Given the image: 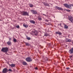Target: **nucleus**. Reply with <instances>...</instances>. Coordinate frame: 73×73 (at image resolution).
Listing matches in <instances>:
<instances>
[{"instance_id": "1", "label": "nucleus", "mask_w": 73, "mask_h": 73, "mask_svg": "<svg viewBox=\"0 0 73 73\" xmlns=\"http://www.w3.org/2000/svg\"><path fill=\"white\" fill-rule=\"evenodd\" d=\"M64 6L66 8H69V9H72V7H73V4H69L68 5L67 3H65L63 4Z\"/></svg>"}, {"instance_id": "2", "label": "nucleus", "mask_w": 73, "mask_h": 73, "mask_svg": "<svg viewBox=\"0 0 73 73\" xmlns=\"http://www.w3.org/2000/svg\"><path fill=\"white\" fill-rule=\"evenodd\" d=\"M1 51L3 52L6 53V52H7L8 51V48L7 47L3 48L1 49Z\"/></svg>"}, {"instance_id": "3", "label": "nucleus", "mask_w": 73, "mask_h": 73, "mask_svg": "<svg viewBox=\"0 0 73 73\" xmlns=\"http://www.w3.org/2000/svg\"><path fill=\"white\" fill-rule=\"evenodd\" d=\"M22 15L23 16H29V13L27 12V11H23L22 12Z\"/></svg>"}, {"instance_id": "4", "label": "nucleus", "mask_w": 73, "mask_h": 73, "mask_svg": "<svg viewBox=\"0 0 73 73\" xmlns=\"http://www.w3.org/2000/svg\"><path fill=\"white\" fill-rule=\"evenodd\" d=\"M68 20L71 21V23H73V17L71 16H68Z\"/></svg>"}, {"instance_id": "5", "label": "nucleus", "mask_w": 73, "mask_h": 73, "mask_svg": "<svg viewBox=\"0 0 73 73\" xmlns=\"http://www.w3.org/2000/svg\"><path fill=\"white\" fill-rule=\"evenodd\" d=\"M26 60L27 62H31L32 61V58L30 57H27L26 58Z\"/></svg>"}, {"instance_id": "6", "label": "nucleus", "mask_w": 73, "mask_h": 73, "mask_svg": "<svg viewBox=\"0 0 73 73\" xmlns=\"http://www.w3.org/2000/svg\"><path fill=\"white\" fill-rule=\"evenodd\" d=\"M55 9H57L58 10H61V11H63V9L61 8V7H58L56 6H55Z\"/></svg>"}, {"instance_id": "7", "label": "nucleus", "mask_w": 73, "mask_h": 73, "mask_svg": "<svg viewBox=\"0 0 73 73\" xmlns=\"http://www.w3.org/2000/svg\"><path fill=\"white\" fill-rule=\"evenodd\" d=\"M7 72H8V69L7 68L3 69L2 71V72L4 73H7Z\"/></svg>"}, {"instance_id": "8", "label": "nucleus", "mask_w": 73, "mask_h": 73, "mask_svg": "<svg viewBox=\"0 0 73 73\" xmlns=\"http://www.w3.org/2000/svg\"><path fill=\"white\" fill-rule=\"evenodd\" d=\"M69 53H70V54H73V47L69 50Z\"/></svg>"}, {"instance_id": "9", "label": "nucleus", "mask_w": 73, "mask_h": 73, "mask_svg": "<svg viewBox=\"0 0 73 73\" xmlns=\"http://www.w3.org/2000/svg\"><path fill=\"white\" fill-rule=\"evenodd\" d=\"M31 12L33 13V14H37V12L33 10H31Z\"/></svg>"}, {"instance_id": "10", "label": "nucleus", "mask_w": 73, "mask_h": 73, "mask_svg": "<svg viewBox=\"0 0 73 73\" xmlns=\"http://www.w3.org/2000/svg\"><path fill=\"white\" fill-rule=\"evenodd\" d=\"M56 35H59L60 36H61V35H62V33H61L60 31L56 32Z\"/></svg>"}, {"instance_id": "11", "label": "nucleus", "mask_w": 73, "mask_h": 73, "mask_svg": "<svg viewBox=\"0 0 73 73\" xmlns=\"http://www.w3.org/2000/svg\"><path fill=\"white\" fill-rule=\"evenodd\" d=\"M34 33L35 34V36H37L38 33V32H37V31H35Z\"/></svg>"}, {"instance_id": "12", "label": "nucleus", "mask_w": 73, "mask_h": 73, "mask_svg": "<svg viewBox=\"0 0 73 73\" xmlns=\"http://www.w3.org/2000/svg\"><path fill=\"white\" fill-rule=\"evenodd\" d=\"M29 21L31 23H33V24H35V21L33 20H30Z\"/></svg>"}, {"instance_id": "13", "label": "nucleus", "mask_w": 73, "mask_h": 73, "mask_svg": "<svg viewBox=\"0 0 73 73\" xmlns=\"http://www.w3.org/2000/svg\"><path fill=\"white\" fill-rule=\"evenodd\" d=\"M7 44H8L9 45H11V42L10 41H9L7 42Z\"/></svg>"}, {"instance_id": "14", "label": "nucleus", "mask_w": 73, "mask_h": 73, "mask_svg": "<svg viewBox=\"0 0 73 73\" xmlns=\"http://www.w3.org/2000/svg\"><path fill=\"white\" fill-rule=\"evenodd\" d=\"M23 64L24 65H27V63L25 62H23Z\"/></svg>"}, {"instance_id": "15", "label": "nucleus", "mask_w": 73, "mask_h": 73, "mask_svg": "<svg viewBox=\"0 0 73 73\" xmlns=\"http://www.w3.org/2000/svg\"><path fill=\"white\" fill-rule=\"evenodd\" d=\"M10 66H11V67H15V64H11L10 65Z\"/></svg>"}, {"instance_id": "16", "label": "nucleus", "mask_w": 73, "mask_h": 73, "mask_svg": "<svg viewBox=\"0 0 73 73\" xmlns=\"http://www.w3.org/2000/svg\"><path fill=\"white\" fill-rule=\"evenodd\" d=\"M23 25L24 27H25V28H27V27H28V25H25V24H24Z\"/></svg>"}, {"instance_id": "17", "label": "nucleus", "mask_w": 73, "mask_h": 73, "mask_svg": "<svg viewBox=\"0 0 73 73\" xmlns=\"http://www.w3.org/2000/svg\"><path fill=\"white\" fill-rule=\"evenodd\" d=\"M68 28V26L66 25H65L64 27V28H65V29H67V28Z\"/></svg>"}, {"instance_id": "18", "label": "nucleus", "mask_w": 73, "mask_h": 73, "mask_svg": "<svg viewBox=\"0 0 73 73\" xmlns=\"http://www.w3.org/2000/svg\"><path fill=\"white\" fill-rule=\"evenodd\" d=\"M44 36L47 37V36H49V34H48V33H45L44 35Z\"/></svg>"}, {"instance_id": "19", "label": "nucleus", "mask_w": 73, "mask_h": 73, "mask_svg": "<svg viewBox=\"0 0 73 73\" xmlns=\"http://www.w3.org/2000/svg\"><path fill=\"white\" fill-rule=\"evenodd\" d=\"M44 6H45L46 7L47 6L49 7V5L48 4V3H47L45 4V5Z\"/></svg>"}, {"instance_id": "20", "label": "nucleus", "mask_w": 73, "mask_h": 73, "mask_svg": "<svg viewBox=\"0 0 73 73\" xmlns=\"http://www.w3.org/2000/svg\"><path fill=\"white\" fill-rule=\"evenodd\" d=\"M26 43V46H29V45H30V44H29L28 43Z\"/></svg>"}, {"instance_id": "21", "label": "nucleus", "mask_w": 73, "mask_h": 73, "mask_svg": "<svg viewBox=\"0 0 73 73\" xmlns=\"http://www.w3.org/2000/svg\"><path fill=\"white\" fill-rule=\"evenodd\" d=\"M38 20H39L40 21V20H42V19H41V17H38Z\"/></svg>"}, {"instance_id": "22", "label": "nucleus", "mask_w": 73, "mask_h": 73, "mask_svg": "<svg viewBox=\"0 0 73 73\" xmlns=\"http://www.w3.org/2000/svg\"><path fill=\"white\" fill-rule=\"evenodd\" d=\"M29 5L30 7H33V5L32 4H29Z\"/></svg>"}, {"instance_id": "23", "label": "nucleus", "mask_w": 73, "mask_h": 73, "mask_svg": "<svg viewBox=\"0 0 73 73\" xmlns=\"http://www.w3.org/2000/svg\"><path fill=\"white\" fill-rule=\"evenodd\" d=\"M27 39L28 40H31V38L27 37Z\"/></svg>"}, {"instance_id": "24", "label": "nucleus", "mask_w": 73, "mask_h": 73, "mask_svg": "<svg viewBox=\"0 0 73 73\" xmlns=\"http://www.w3.org/2000/svg\"><path fill=\"white\" fill-rule=\"evenodd\" d=\"M17 41V40L15 38H14L13 39V41L14 42H16V41Z\"/></svg>"}, {"instance_id": "25", "label": "nucleus", "mask_w": 73, "mask_h": 73, "mask_svg": "<svg viewBox=\"0 0 73 73\" xmlns=\"http://www.w3.org/2000/svg\"><path fill=\"white\" fill-rule=\"evenodd\" d=\"M71 39H68V41H68L67 42H71Z\"/></svg>"}, {"instance_id": "26", "label": "nucleus", "mask_w": 73, "mask_h": 73, "mask_svg": "<svg viewBox=\"0 0 73 73\" xmlns=\"http://www.w3.org/2000/svg\"><path fill=\"white\" fill-rule=\"evenodd\" d=\"M20 27L19 26V25H17L16 26V28H18V29Z\"/></svg>"}, {"instance_id": "27", "label": "nucleus", "mask_w": 73, "mask_h": 73, "mask_svg": "<svg viewBox=\"0 0 73 73\" xmlns=\"http://www.w3.org/2000/svg\"><path fill=\"white\" fill-rule=\"evenodd\" d=\"M73 57V55H70L69 56V57L71 58H71H72V57Z\"/></svg>"}, {"instance_id": "28", "label": "nucleus", "mask_w": 73, "mask_h": 73, "mask_svg": "<svg viewBox=\"0 0 73 73\" xmlns=\"http://www.w3.org/2000/svg\"><path fill=\"white\" fill-rule=\"evenodd\" d=\"M8 71L9 72H11V71H12V70L11 69H9Z\"/></svg>"}, {"instance_id": "29", "label": "nucleus", "mask_w": 73, "mask_h": 73, "mask_svg": "<svg viewBox=\"0 0 73 73\" xmlns=\"http://www.w3.org/2000/svg\"><path fill=\"white\" fill-rule=\"evenodd\" d=\"M66 11H68V12H70V10H67L66 9Z\"/></svg>"}, {"instance_id": "30", "label": "nucleus", "mask_w": 73, "mask_h": 73, "mask_svg": "<svg viewBox=\"0 0 73 73\" xmlns=\"http://www.w3.org/2000/svg\"><path fill=\"white\" fill-rule=\"evenodd\" d=\"M66 69L67 70H69V69H70V68L69 67L66 68Z\"/></svg>"}, {"instance_id": "31", "label": "nucleus", "mask_w": 73, "mask_h": 73, "mask_svg": "<svg viewBox=\"0 0 73 73\" xmlns=\"http://www.w3.org/2000/svg\"><path fill=\"white\" fill-rule=\"evenodd\" d=\"M68 38H66V42H68Z\"/></svg>"}, {"instance_id": "32", "label": "nucleus", "mask_w": 73, "mask_h": 73, "mask_svg": "<svg viewBox=\"0 0 73 73\" xmlns=\"http://www.w3.org/2000/svg\"><path fill=\"white\" fill-rule=\"evenodd\" d=\"M9 38L10 40H12V38Z\"/></svg>"}, {"instance_id": "33", "label": "nucleus", "mask_w": 73, "mask_h": 73, "mask_svg": "<svg viewBox=\"0 0 73 73\" xmlns=\"http://www.w3.org/2000/svg\"><path fill=\"white\" fill-rule=\"evenodd\" d=\"M43 15L44 16H46V15L44 14H43Z\"/></svg>"}, {"instance_id": "34", "label": "nucleus", "mask_w": 73, "mask_h": 73, "mask_svg": "<svg viewBox=\"0 0 73 73\" xmlns=\"http://www.w3.org/2000/svg\"><path fill=\"white\" fill-rule=\"evenodd\" d=\"M35 69L36 70H37V69H38V68H37V67H36L35 68Z\"/></svg>"}, {"instance_id": "35", "label": "nucleus", "mask_w": 73, "mask_h": 73, "mask_svg": "<svg viewBox=\"0 0 73 73\" xmlns=\"http://www.w3.org/2000/svg\"><path fill=\"white\" fill-rule=\"evenodd\" d=\"M44 4V6L45 5V4H46V3H45V2H44L43 3Z\"/></svg>"}, {"instance_id": "36", "label": "nucleus", "mask_w": 73, "mask_h": 73, "mask_svg": "<svg viewBox=\"0 0 73 73\" xmlns=\"http://www.w3.org/2000/svg\"><path fill=\"white\" fill-rule=\"evenodd\" d=\"M60 26H61V23H60Z\"/></svg>"}, {"instance_id": "37", "label": "nucleus", "mask_w": 73, "mask_h": 73, "mask_svg": "<svg viewBox=\"0 0 73 73\" xmlns=\"http://www.w3.org/2000/svg\"><path fill=\"white\" fill-rule=\"evenodd\" d=\"M47 22L49 21L47 20Z\"/></svg>"}, {"instance_id": "38", "label": "nucleus", "mask_w": 73, "mask_h": 73, "mask_svg": "<svg viewBox=\"0 0 73 73\" xmlns=\"http://www.w3.org/2000/svg\"><path fill=\"white\" fill-rule=\"evenodd\" d=\"M5 54H7V53H6Z\"/></svg>"}]
</instances>
